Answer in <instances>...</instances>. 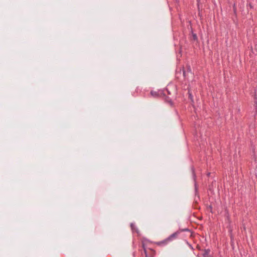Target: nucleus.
<instances>
[{
    "mask_svg": "<svg viewBox=\"0 0 257 257\" xmlns=\"http://www.w3.org/2000/svg\"><path fill=\"white\" fill-rule=\"evenodd\" d=\"M210 250L209 249H205V250L203 253V257H208V254L210 252Z\"/></svg>",
    "mask_w": 257,
    "mask_h": 257,
    "instance_id": "nucleus-3",
    "label": "nucleus"
},
{
    "mask_svg": "<svg viewBox=\"0 0 257 257\" xmlns=\"http://www.w3.org/2000/svg\"><path fill=\"white\" fill-rule=\"evenodd\" d=\"M178 234V232H174V233L170 235L168 238L167 240H169L170 241H172L173 239L176 238Z\"/></svg>",
    "mask_w": 257,
    "mask_h": 257,
    "instance_id": "nucleus-1",
    "label": "nucleus"
},
{
    "mask_svg": "<svg viewBox=\"0 0 257 257\" xmlns=\"http://www.w3.org/2000/svg\"><path fill=\"white\" fill-rule=\"evenodd\" d=\"M169 240H167V238L161 241H160L158 242V244L160 245H165L168 243V242H169Z\"/></svg>",
    "mask_w": 257,
    "mask_h": 257,
    "instance_id": "nucleus-2",
    "label": "nucleus"
},
{
    "mask_svg": "<svg viewBox=\"0 0 257 257\" xmlns=\"http://www.w3.org/2000/svg\"><path fill=\"white\" fill-rule=\"evenodd\" d=\"M193 37L194 39H197V36H196V34H194L193 35Z\"/></svg>",
    "mask_w": 257,
    "mask_h": 257,
    "instance_id": "nucleus-10",
    "label": "nucleus"
},
{
    "mask_svg": "<svg viewBox=\"0 0 257 257\" xmlns=\"http://www.w3.org/2000/svg\"><path fill=\"white\" fill-rule=\"evenodd\" d=\"M254 107L255 109L257 108V102L256 101L254 102Z\"/></svg>",
    "mask_w": 257,
    "mask_h": 257,
    "instance_id": "nucleus-8",
    "label": "nucleus"
},
{
    "mask_svg": "<svg viewBox=\"0 0 257 257\" xmlns=\"http://www.w3.org/2000/svg\"><path fill=\"white\" fill-rule=\"evenodd\" d=\"M151 94L152 96H157V93L156 92H154V91H151Z\"/></svg>",
    "mask_w": 257,
    "mask_h": 257,
    "instance_id": "nucleus-4",
    "label": "nucleus"
},
{
    "mask_svg": "<svg viewBox=\"0 0 257 257\" xmlns=\"http://www.w3.org/2000/svg\"><path fill=\"white\" fill-rule=\"evenodd\" d=\"M131 226L132 229L133 230H135V224H134L133 223H131Z\"/></svg>",
    "mask_w": 257,
    "mask_h": 257,
    "instance_id": "nucleus-5",
    "label": "nucleus"
},
{
    "mask_svg": "<svg viewBox=\"0 0 257 257\" xmlns=\"http://www.w3.org/2000/svg\"><path fill=\"white\" fill-rule=\"evenodd\" d=\"M192 174H193L194 180H195L196 176H195V174L194 173V171L193 170H192Z\"/></svg>",
    "mask_w": 257,
    "mask_h": 257,
    "instance_id": "nucleus-7",
    "label": "nucleus"
},
{
    "mask_svg": "<svg viewBox=\"0 0 257 257\" xmlns=\"http://www.w3.org/2000/svg\"><path fill=\"white\" fill-rule=\"evenodd\" d=\"M189 98L191 100V101L192 102L193 101V96L192 95V94L191 93H189Z\"/></svg>",
    "mask_w": 257,
    "mask_h": 257,
    "instance_id": "nucleus-6",
    "label": "nucleus"
},
{
    "mask_svg": "<svg viewBox=\"0 0 257 257\" xmlns=\"http://www.w3.org/2000/svg\"><path fill=\"white\" fill-rule=\"evenodd\" d=\"M143 247H144V252L146 254V255H147V251H146V249H145V248L144 247V244H143Z\"/></svg>",
    "mask_w": 257,
    "mask_h": 257,
    "instance_id": "nucleus-9",
    "label": "nucleus"
}]
</instances>
